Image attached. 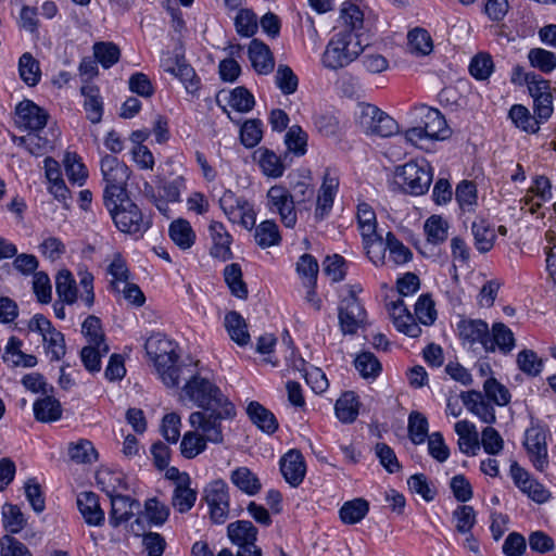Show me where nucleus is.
<instances>
[{
	"label": "nucleus",
	"instance_id": "obj_48",
	"mask_svg": "<svg viewBox=\"0 0 556 556\" xmlns=\"http://www.w3.org/2000/svg\"><path fill=\"white\" fill-rule=\"evenodd\" d=\"M108 274L111 276L110 287L114 292L119 293L121 287L129 282V269L126 261L121 254H115L108 267Z\"/></svg>",
	"mask_w": 556,
	"mask_h": 556
},
{
	"label": "nucleus",
	"instance_id": "obj_24",
	"mask_svg": "<svg viewBox=\"0 0 556 556\" xmlns=\"http://www.w3.org/2000/svg\"><path fill=\"white\" fill-rule=\"evenodd\" d=\"M77 507L87 525L99 527L104 522V511L101 509L99 497L96 493H79L77 495Z\"/></svg>",
	"mask_w": 556,
	"mask_h": 556
},
{
	"label": "nucleus",
	"instance_id": "obj_27",
	"mask_svg": "<svg viewBox=\"0 0 556 556\" xmlns=\"http://www.w3.org/2000/svg\"><path fill=\"white\" fill-rule=\"evenodd\" d=\"M190 483L189 475H185L180 482H176L173 491L172 505L180 514L189 511L197 501V492L191 489Z\"/></svg>",
	"mask_w": 556,
	"mask_h": 556
},
{
	"label": "nucleus",
	"instance_id": "obj_34",
	"mask_svg": "<svg viewBox=\"0 0 556 556\" xmlns=\"http://www.w3.org/2000/svg\"><path fill=\"white\" fill-rule=\"evenodd\" d=\"M340 20L343 26L341 30L353 31L355 35L362 36L364 13L357 4L351 1L343 2L340 10Z\"/></svg>",
	"mask_w": 556,
	"mask_h": 556
},
{
	"label": "nucleus",
	"instance_id": "obj_29",
	"mask_svg": "<svg viewBox=\"0 0 556 556\" xmlns=\"http://www.w3.org/2000/svg\"><path fill=\"white\" fill-rule=\"evenodd\" d=\"M80 92L85 98L84 109L88 119L93 124L99 123L103 114V102L98 86L84 84L81 85Z\"/></svg>",
	"mask_w": 556,
	"mask_h": 556
},
{
	"label": "nucleus",
	"instance_id": "obj_45",
	"mask_svg": "<svg viewBox=\"0 0 556 556\" xmlns=\"http://www.w3.org/2000/svg\"><path fill=\"white\" fill-rule=\"evenodd\" d=\"M471 232L475 238V247L479 252L485 253L493 248L496 238L495 231L485 220L480 219L473 222Z\"/></svg>",
	"mask_w": 556,
	"mask_h": 556
},
{
	"label": "nucleus",
	"instance_id": "obj_63",
	"mask_svg": "<svg viewBox=\"0 0 556 556\" xmlns=\"http://www.w3.org/2000/svg\"><path fill=\"white\" fill-rule=\"evenodd\" d=\"M46 353L50 356L51 361H60L66 351L65 340L62 332L55 328L42 337Z\"/></svg>",
	"mask_w": 556,
	"mask_h": 556
},
{
	"label": "nucleus",
	"instance_id": "obj_44",
	"mask_svg": "<svg viewBox=\"0 0 556 556\" xmlns=\"http://www.w3.org/2000/svg\"><path fill=\"white\" fill-rule=\"evenodd\" d=\"M207 443L210 442L198 430L187 431L180 442L181 455L192 459L206 450Z\"/></svg>",
	"mask_w": 556,
	"mask_h": 556
},
{
	"label": "nucleus",
	"instance_id": "obj_60",
	"mask_svg": "<svg viewBox=\"0 0 556 556\" xmlns=\"http://www.w3.org/2000/svg\"><path fill=\"white\" fill-rule=\"evenodd\" d=\"M93 54L96 60L104 68H110L119 61L121 51L113 42H96L93 45Z\"/></svg>",
	"mask_w": 556,
	"mask_h": 556
},
{
	"label": "nucleus",
	"instance_id": "obj_31",
	"mask_svg": "<svg viewBox=\"0 0 556 556\" xmlns=\"http://www.w3.org/2000/svg\"><path fill=\"white\" fill-rule=\"evenodd\" d=\"M176 66L164 64V71L177 77L184 85L188 93H194L200 88V79L194 70L185 62L184 59L175 56Z\"/></svg>",
	"mask_w": 556,
	"mask_h": 556
},
{
	"label": "nucleus",
	"instance_id": "obj_43",
	"mask_svg": "<svg viewBox=\"0 0 556 556\" xmlns=\"http://www.w3.org/2000/svg\"><path fill=\"white\" fill-rule=\"evenodd\" d=\"M55 290L59 299L68 305L77 300V286L71 271L63 269L59 271L55 278Z\"/></svg>",
	"mask_w": 556,
	"mask_h": 556
},
{
	"label": "nucleus",
	"instance_id": "obj_2",
	"mask_svg": "<svg viewBox=\"0 0 556 556\" xmlns=\"http://www.w3.org/2000/svg\"><path fill=\"white\" fill-rule=\"evenodd\" d=\"M361 35L353 31L339 30L327 43L323 54V64L330 70H339L350 65L364 51Z\"/></svg>",
	"mask_w": 556,
	"mask_h": 556
},
{
	"label": "nucleus",
	"instance_id": "obj_21",
	"mask_svg": "<svg viewBox=\"0 0 556 556\" xmlns=\"http://www.w3.org/2000/svg\"><path fill=\"white\" fill-rule=\"evenodd\" d=\"M111 498L112 509L110 513V523L118 527L123 522L128 521L134 516V509L139 508V503L129 496L115 494L114 489L102 488Z\"/></svg>",
	"mask_w": 556,
	"mask_h": 556
},
{
	"label": "nucleus",
	"instance_id": "obj_3",
	"mask_svg": "<svg viewBox=\"0 0 556 556\" xmlns=\"http://www.w3.org/2000/svg\"><path fill=\"white\" fill-rule=\"evenodd\" d=\"M103 184V204L111 206L115 201H122L127 193V182L130 177L129 167L116 156L105 154L100 161Z\"/></svg>",
	"mask_w": 556,
	"mask_h": 556
},
{
	"label": "nucleus",
	"instance_id": "obj_50",
	"mask_svg": "<svg viewBox=\"0 0 556 556\" xmlns=\"http://www.w3.org/2000/svg\"><path fill=\"white\" fill-rule=\"evenodd\" d=\"M224 279L232 295L238 299L248 296V288L242 279L241 266L237 263L227 265L224 269Z\"/></svg>",
	"mask_w": 556,
	"mask_h": 556
},
{
	"label": "nucleus",
	"instance_id": "obj_51",
	"mask_svg": "<svg viewBox=\"0 0 556 556\" xmlns=\"http://www.w3.org/2000/svg\"><path fill=\"white\" fill-rule=\"evenodd\" d=\"M13 142L25 148L31 155H43L50 148L51 142L49 139L41 137L37 131H29L26 136L14 137Z\"/></svg>",
	"mask_w": 556,
	"mask_h": 556
},
{
	"label": "nucleus",
	"instance_id": "obj_41",
	"mask_svg": "<svg viewBox=\"0 0 556 556\" xmlns=\"http://www.w3.org/2000/svg\"><path fill=\"white\" fill-rule=\"evenodd\" d=\"M18 74L21 79L29 87L39 84L41 79L40 64L31 53L25 52L20 56Z\"/></svg>",
	"mask_w": 556,
	"mask_h": 556
},
{
	"label": "nucleus",
	"instance_id": "obj_30",
	"mask_svg": "<svg viewBox=\"0 0 556 556\" xmlns=\"http://www.w3.org/2000/svg\"><path fill=\"white\" fill-rule=\"evenodd\" d=\"M490 341L491 348H485L486 352H494L498 349L502 353L508 354L516 345L514 332L503 323L493 324Z\"/></svg>",
	"mask_w": 556,
	"mask_h": 556
},
{
	"label": "nucleus",
	"instance_id": "obj_9",
	"mask_svg": "<svg viewBox=\"0 0 556 556\" xmlns=\"http://www.w3.org/2000/svg\"><path fill=\"white\" fill-rule=\"evenodd\" d=\"M358 123L367 134L380 137H390L399 131L395 119L374 104L361 105Z\"/></svg>",
	"mask_w": 556,
	"mask_h": 556
},
{
	"label": "nucleus",
	"instance_id": "obj_4",
	"mask_svg": "<svg viewBox=\"0 0 556 556\" xmlns=\"http://www.w3.org/2000/svg\"><path fill=\"white\" fill-rule=\"evenodd\" d=\"M188 379L184 387L186 395L203 409L217 408L219 405L228 406L231 401L223 391L206 378L195 374L193 366L189 364L186 368L185 379ZM184 379V377H181Z\"/></svg>",
	"mask_w": 556,
	"mask_h": 556
},
{
	"label": "nucleus",
	"instance_id": "obj_8",
	"mask_svg": "<svg viewBox=\"0 0 556 556\" xmlns=\"http://www.w3.org/2000/svg\"><path fill=\"white\" fill-rule=\"evenodd\" d=\"M219 206L228 220L240 224L245 229H252L256 223L253 204L231 190H226L219 199Z\"/></svg>",
	"mask_w": 556,
	"mask_h": 556
},
{
	"label": "nucleus",
	"instance_id": "obj_6",
	"mask_svg": "<svg viewBox=\"0 0 556 556\" xmlns=\"http://www.w3.org/2000/svg\"><path fill=\"white\" fill-rule=\"evenodd\" d=\"M113 202L111 206L105 207L116 228L136 239L141 238L151 227L150 217L142 213L139 206L128 198V194L122 201L113 199Z\"/></svg>",
	"mask_w": 556,
	"mask_h": 556
},
{
	"label": "nucleus",
	"instance_id": "obj_57",
	"mask_svg": "<svg viewBox=\"0 0 556 556\" xmlns=\"http://www.w3.org/2000/svg\"><path fill=\"white\" fill-rule=\"evenodd\" d=\"M2 522L7 531L18 533L25 528L27 520L17 505L4 504L2 507Z\"/></svg>",
	"mask_w": 556,
	"mask_h": 556
},
{
	"label": "nucleus",
	"instance_id": "obj_58",
	"mask_svg": "<svg viewBox=\"0 0 556 556\" xmlns=\"http://www.w3.org/2000/svg\"><path fill=\"white\" fill-rule=\"evenodd\" d=\"M319 266L316 258L311 254H303L296 263V273L304 286H316Z\"/></svg>",
	"mask_w": 556,
	"mask_h": 556
},
{
	"label": "nucleus",
	"instance_id": "obj_42",
	"mask_svg": "<svg viewBox=\"0 0 556 556\" xmlns=\"http://www.w3.org/2000/svg\"><path fill=\"white\" fill-rule=\"evenodd\" d=\"M369 511V504L364 498H354L345 502L339 510L343 523L355 525L362 521Z\"/></svg>",
	"mask_w": 556,
	"mask_h": 556
},
{
	"label": "nucleus",
	"instance_id": "obj_59",
	"mask_svg": "<svg viewBox=\"0 0 556 556\" xmlns=\"http://www.w3.org/2000/svg\"><path fill=\"white\" fill-rule=\"evenodd\" d=\"M415 317L425 326L434 324L438 317L435 303L430 294H421L415 304Z\"/></svg>",
	"mask_w": 556,
	"mask_h": 556
},
{
	"label": "nucleus",
	"instance_id": "obj_49",
	"mask_svg": "<svg viewBox=\"0 0 556 556\" xmlns=\"http://www.w3.org/2000/svg\"><path fill=\"white\" fill-rule=\"evenodd\" d=\"M407 47L413 54L428 55L433 49V43L426 29L416 27L407 35Z\"/></svg>",
	"mask_w": 556,
	"mask_h": 556
},
{
	"label": "nucleus",
	"instance_id": "obj_28",
	"mask_svg": "<svg viewBox=\"0 0 556 556\" xmlns=\"http://www.w3.org/2000/svg\"><path fill=\"white\" fill-rule=\"evenodd\" d=\"M247 414L251 421L263 432L273 434L278 429V421L275 415L258 402H250Z\"/></svg>",
	"mask_w": 556,
	"mask_h": 556
},
{
	"label": "nucleus",
	"instance_id": "obj_14",
	"mask_svg": "<svg viewBox=\"0 0 556 556\" xmlns=\"http://www.w3.org/2000/svg\"><path fill=\"white\" fill-rule=\"evenodd\" d=\"M509 476L515 486L533 502L543 504L549 500V491L517 462L511 463Z\"/></svg>",
	"mask_w": 556,
	"mask_h": 556
},
{
	"label": "nucleus",
	"instance_id": "obj_52",
	"mask_svg": "<svg viewBox=\"0 0 556 556\" xmlns=\"http://www.w3.org/2000/svg\"><path fill=\"white\" fill-rule=\"evenodd\" d=\"M235 28L239 36L250 38L257 33L258 18L251 9H240L235 16Z\"/></svg>",
	"mask_w": 556,
	"mask_h": 556
},
{
	"label": "nucleus",
	"instance_id": "obj_11",
	"mask_svg": "<svg viewBox=\"0 0 556 556\" xmlns=\"http://www.w3.org/2000/svg\"><path fill=\"white\" fill-rule=\"evenodd\" d=\"M204 500L208 506L210 518L214 523H224L229 515L230 496L227 483L217 479L204 489Z\"/></svg>",
	"mask_w": 556,
	"mask_h": 556
},
{
	"label": "nucleus",
	"instance_id": "obj_32",
	"mask_svg": "<svg viewBox=\"0 0 556 556\" xmlns=\"http://www.w3.org/2000/svg\"><path fill=\"white\" fill-rule=\"evenodd\" d=\"M230 481L244 494L253 496L262 489L258 477L248 467H238L230 473Z\"/></svg>",
	"mask_w": 556,
	"mask_h": 556
},
{
	"label": "nucleus",
	"instance_id": "obj_64",
	"mask_svg": "<svg viewBox=\"0 0 556 556\" xmlns=\"http://www.w3.org/2000/svg\"><path fill=\"white\" fill-rule=\"evenodd\" d=\"M262 122L260 119L245 121L240 128L241 143L248 148L256 147L263 138Z\"/></svg>",
	"mask_w": 556,
	"mask_h": 556
},
{
	"label": "nucleus",
	"instance_id": "obj_40",
	"mask_svg": "<svg viewBox=\"0 0 556 556\" xmlns=\"http://www.w3.org/2000/svg\"><path fill=\"white\" fill-rule=\"evenodd\" d=\"M34 414L38 421H56L62 416V407L56 399L52 396H45L34 403Z\"/></svg>",
	"mask_w": 556,
	"mask_h": 556
},
{
	"label": "nucleus",
	"instance_id": "obj_54",
	"mask_svg": "<svg viewBox=\"0 0 556 556\" xmlns=\"http://www.w3.org/2000/svg\"><path fill=\"white\" fill-rule=\"evenodd\" d=\"M356 219L362 238L378 233L376 213L369 204L357 205Z\"/></svg>",
	"mask_w": 556,
	"mask_h": 556
},
{
	"label": "nucleus",
	"instance_id": "obj_35",
	"mask_svg": "<svg viewBox=\"0 0 556 556\" xmlns=\"http://www.w3.org/2000/svg\"><path fill=\"white\" fill-rule=\"evenodd\" d=\"M168 233L181 250L190 249L195 242V232L187 219L178 218L170 223Z\"/></svg>",
	"mask_w": 556,
	"mask_h": 556
},
{
	"label": "nucleus",
	"instance_id": "obj_62",
	"mask_svg": "<svg viewBox=\"0 0 556 556\" xmlns=\"http://www.w3.org/2000/svg\"><path fill=\"white\" fill-rule=\"evenodd\" d=\"M429 425L427 418L418 413L413 412L408 417V435L414 444H422L428 435Z\"/></svg>",
	"mask_w": 556,
	"mask_h": 556
},
{
	"label": "nucleus",
	"instance_id": "obj_61",
	"mask_svg": "<svg viewBox=\"0 0 556 556\" xmlns=\"http://www.w3.org/2000/svg\"><path fill=\"white\" fill-rule=\"evenodd\" d=\"M81 332L85 334V337H87L88 342L90 344L102 346V351L104 353L109 352V346L104 342V334L101 329V321L98 317L93 315L88 316L81 325Z\"/></svg>",
	"mask_w": 556,
	"mask_h": 556
},
{
	"label": "nucleus",
	"instance_id": "obj_53",
	"mask_svg": "<svg viewBox=\"0 0 556 556\" xmlns=\"http://www.w3.org/2000/svg\"><path fill=\"white\" fill-rule=\"evenodd\" d=\"M254 238L256 243L265 249L279 244L281 237L278 226L273 220H264L256 228Z\"/></svg>",
	"mask_w": 556,
	"mask_h": 556
},
{
	"label": "nucleus",
	"instance_id": "obj_16",
	"mask_svg": "<svg viewBox=\"0 0 556 556\" xmlns=\"http://www.w3.org/2000/svg\"><path fill=\"white\" fill-rule=\"evenodd\" d=\"M211 240L210 254L212 257L223 262L232 258L231 251L232 236L228 232L226 226L222 222L211 220L207 227Z\"/></svg>",
	"mask_w": 556,
	"mask_h": 556
},
{
	"label": "nucleus",
	"instance_id": "obj_19",
	"mask_svg": "<svg viewBox=\"0 0 556 556\" xmlns=\"http://www.w3.org/2000/svg\"><path fill=\"white\" fill-rule=\"evenodd\" d=\"M339 188V179L327 172L323 184L318 190L314 217L316 220H323L329 216L332 211L334 198Z\"/></svg>",
	"mask_w": 556,
	"mask_h": 556
},
{
	"label": "nucleus",
	"instance_id": "obj_47",
	"mask_svg": "<svg viewBox=\"0 0 556 556\" xmlns=\"http://www.w3.org/2000/svg\"><path fill=\"white\" fill-rule=\"evenodd\" d=\"M448 229L447 220L439 215L430 216L424 225L427 241L432 244L443 243L447 239Z\"/></svg>",
	"mask_w": 556,
	"mask_h": 556
},
{
	"label": "nucleus",
	"instance_id": "obj_10",
	"mask_svg": "<svg viewBox=\"0 0 556 556\" xmlns=\"http://www.w3.org/2000/svg\"><path fill=\"white\" fill-rule=\"evenodd\" d=\"M362 288L354 286L350 288V293L345 296L339 308V323L344 334H355L366 321V311L356 298V292Z\"/></svg>",
	"mask_w": 556,
	"mask_h": 556
},
{
	"label": "nucleus",
	"instance_id": "obj_7",
	"mask_svg": "<svg viewBox=\"0 0 556 556\" xmlns=\"http://www.w3.org/2000/svg\"><path fill=\"white\" fill-rule=\"evenodd\" d=\"M432 176L431 167L425 160L408 162L396 170L397 182L405 192L413 195L428 191Z\"/></svg>",
	"mask_w": 556,
	"mask_h": 556
},
{
	"label": "nucleus",
	"instance_id": "obj_23",
	"mask_svg": "<svg viewBox=\"0 0 556 556\" xmlns=\"http://www.w3.org/2000/svg\"><path fill=\"white\" fill-rule=\"evenodd\" d=\"M253 160L262 174L268 178H280L286 172V165L280 155L273 150L261 147L253 152Z\"/></svg>",
	"mask_w": 556,
	"mask_h": 556
},
{
	"label": "nucleus",
	"instance_id": "obj_20",
	"mask_svg": "<svg viewBox=\"0 0 556 556\" xmlns=\"http://www.w3.org/2000/svg\"><path fill=\"white\" fill-rule=\"evenodd\" d=\"M459 338L464 343H480L482 348H491L489 325L481 319H463L457 324Z\"/></svg>",
	"mask_w": 556,
	"mask_h": 556
},
{
	"label": "nucleus",
	"instance_id": "obj_22",
	"mask_svg": "<svg viewBox=\"0 0 556 556\" xmlns=\"http://www.w3.org/2000/svg\"><path fill=\"white\" fill-rule=\"evenodd\" d=\"M248 56L253 70L260 75H268L275 67L269 47L260 39H253L248 47Z\"/></svg>",
	"mask_w": 556,
	"mask_h": 556
},
{
	"label": "nucleus",
	"instance_id": "obj_26",
	"mask_svg": "<svg viewBox=\"0 0 556 556\" xmlns=\"http://www.w3.org/2000/svg\"><path fill=\"white\" fill-rule=\"evenodd\" d=\"M454 430L458 435L459 450L467 455H477L480 450V442L475 424L468 420H459L455 424Z\"/></svg>",
	"mask_w": 556,
	"mask_h": 556
},
{
	"label": "nucleus",
	"instance_id": "obj_13",
	"mask_svg": "<svg viewBox=\"0 0 556 556\" xmlns=\"http://www.w3.org/2000/svg\"><path fill=\"white\" fill-rule=\"evenodd\" d=\"M266 206L275 214L280 216L281 223L293 228L296 224V211L292 201L290 190L282 185L271 186L266 194Z\"/></svg>",
	"mask_w": 556,
	"mask_h": 556
},
{
	"label": "nucleus",
	"instance_id": "obj_46",
	"mask_svg": "<svg viewBox=\"0 0 556 556\" xmlns=\"http://www.w3.org/2000/svg\"><path fill=\"white\" fill-rule=\"evenodd\" d=\"M362 239L364 250L369 261L376 266L386 264V252L388 251L387 239L383 240L382 236L379 233Z\"/></svg>",
	"mask_w": 556,
	"mask_h": 556
},
{
	"label": "nucleus",
	"instance_id": "obj_36",
	"mask_svg": "<svg viewBox=\"0 0 556 556\" xmlns=\"http://www.w3.org/2000/svg\"><path fill=\"white\" fill-rule=\"evenodd\" d=\"M508 117L517 128L529 134L538 132L542 124L538 121V116L531 115L528 108L522 104H514L508 112Z\"/></svg>",
	"mask_w": 556,
	"mask_h": 556
},
{
	"label": "nucleus",
	"instance_id": "obj_5",
	"mask_svg": "<svg viewBox=\"0 0 556 556\" xmlns=\"http://www.w3.org/2000/svg\"><path fill=\"white\" fill-rule=\"evenodd\" d=\"M236 416L232 403L228 406L219 405L217 408L193 412L189 416L192 429L198 430L210 443L222 444L224 442L223 421Z\"/></svg>",
	"mask_w": 556,
	"mask_h": 556
},
{
	"label": "nucleus",
	"instance_id": "obj_56",
	"mask_svg": "<svg viewBox=\"0 0 556 556\" xmlns=\"http://www.w3.org/2000/svg\"><path fill=\"white\" fill-rule=\"evenodd\" d=\"M528 60L532 67L544 74H549L556 68V54L542 48L531 49L528 53Z\"/></svg>",
	"mask_w": 556,
	"mask_h": 556
},
{
	"label": "nucleus",
	"instance_id": "obj_1",
	"mask_svg": "<svg viewBox=\"0 0 556 556\" xmlns=\"http://www.w3.org/2000/svg\"><path fill=\"white\" fill-rule=\"evenodd\" d=\"M146 351L150 356L160 375V378L167 387H177L181 377L185 378L186 368L189 365H178L177 345L165 336L156 334L146 342Z\"/></svg>",
	"mask_w": 556,
	"mask_h": 556
},
{
	"label": "nucleus",
	"instance_id": "obj_12",
	"mask_svg": "<svg viewBox=\"0 0 556 556\" xmlns=\"http://www.w3.org/2000/svg\"><path fill=\"white\" fill-rule=\"evenodd\" d=\"M547 433L548 429L541 425H532L525 433L523 445L533 467L540 472L548 467Z\"/></svg>",
	"mask_w": 556,
	"mask_h": 556
},
{
	"label": "nucleus",
	"instance_id": "obj_25",
	"mask_svg": "<svg viewBox=\"0 0 556 556\" xmlns=\"http://www.w3.org/2000/svg\"><path fill=\"white\" fill-rule=\"evenodd\" d=\"M460 397L467 409L475 414L481 421L489 425L495 422L494 407L484 400L481 392L473 390L463 392Z\"/></svg>",
	"mask_w": 556,
	"mask_h": 556
},
{
	"label": "nucleus",
	"instance_id": "obj_18",
	"mask_svg": "<svg viewBox=\"0 0 556 556\" xmlns=\"http://www.w3.org/2000/svg\"><path fill=\"white\" fill-rule=\"evenodd\" d=\"M417 115L420 117L424 131H426L430 140H444L448 138L451 130L439 110L422 105L417 109Z\"/></svg>",
	"mask_w": 556,
	"mask_h": 556
},
{
	"label": "nucleus",
	"instance_id": "obj_55",
	"mask_svg": "<svg viewBox=\"0 0 556 556\" xmlns=\"http://www.w3.org/2000/svg\"><path fill=\"white\" fill-rule=\"evenodd\" d=\"M387 248L389 252L388 262H392L396 266L408 263L413 257L412 251L391 231L387 233Z\"/></svg>",
	"mask_w": 556,
	"mask_h": 556
},
{
	"label": "nucleus",
	"instance_id": "obj_15",
	"mask_svg": "<svg viewBox=\"0 0 556 556\" xmlns=\"http://www.w3.org/2000/svg\"><path fill=\"white\" fill-rule=\"evenodd\" d=\"M48 117V113L31 100H24L15 108V124L23 130H41L47 125Z\"/></svg>",
	"mask_w": 556,
	"mask_h": 556
},
{
	"label": "nucleus",
	"instance_id": "obj_33",
	"mask_svg": "<svg viewBox=\"0 0 556 556\" xmlns=\"http://www.w3.org/2000/svg\"><path fill=\"white\" fill-rule=\"evenodd\" d=\"M358 410V397L352 391L343 393L334 405L336 416L343 424H352L357 418Z\"/></svg>",
	"mask_w": 556,
	"mask_h": 556
},
{
	"label": "nucleus",
	"instance_id": "obj_39",
	"mask_svg": "<svg viewBox=\"0 0 556 556\" xmlns=\"http://www.w3.org/2000/svg\"><path fill=\"white\" fill-rule=\"evenodd\" d=\"M66 176L68 180L79 187L84 186L88 179V169L81 161V157L74 152H66L63 159Z\"/></svg>",
	"mask_w": 556,
	"mask_h": 556
},
{
	"label": "nucleus",
	"instance_id": "obj_37",
	"mask_svg": "<svg viewBox=\"0 0 556 556\" xmlns=\"http://www.w3.org/2000/svg\"><path fill=\"white\" fill-rule=\"evenodd\" d=\"M225 327L232 341L238 345L244 346L250 342V333L244 318L232 311L225 316Z\"/></svg>",
	"mask_w": 556,
	"mask_h": 556
},
{
	"label": "nucleus",
	"instance_id": "obj_38",
	"mask_svg": "<svg viewBox=\"0 0 556 556\" xmlns=\"http://www.w3.org/2000/svg\"><path fill=\"white\" fill-rule=\"evenodd\" d=\"M227 535L238 546L256 541L257 529L249 520H237L227 526Z\"/></svg>",
	"mask_w": 556,
	"mask_h": 556
},
{
	"label": "nucleus",
	"instance_id": "obj_17",
	"mask_svg": "<svg viewBox=\"0 0 556 556\" xmlns=\"http://www.w3.org/2000/svg\"><path fill=\"white\" fill-rule=\"evenodd\" d=\"M280 471L286 482L291 486H299L306 475V463L303 454L296 450H289L279 462Z\"/></svg>",
	"mask_w": 556,
	"mask_h": 556
}]
</instances>
